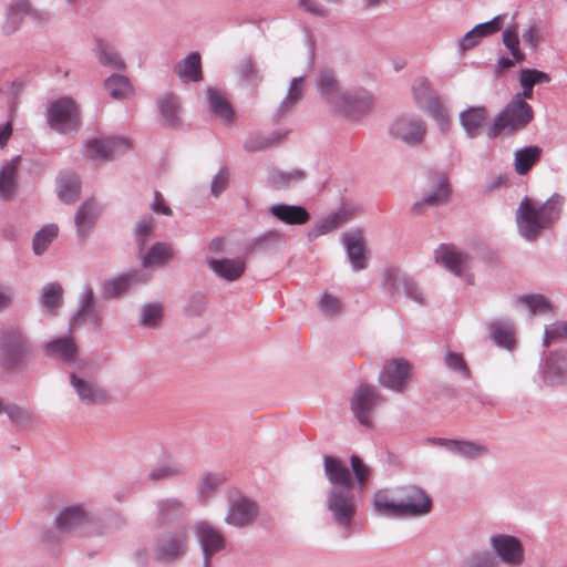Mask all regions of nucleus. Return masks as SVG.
<instances>
[{
  "instance_id": "obj_1",
  "label": "nucleus",
  "mask_w": 567,
  "mask_h": 567,
  "mask_svg": "<svg viewBox=\"0 0 567 567\" xmlns=\"http://www.w3.org/2000/svg\"><path fill=\"white\" fill-rule=\"evenodd\" d=\"M323 471L330 485L324 497L326 508L348 537L359 506L353 478L348 467L333 456H323Z\"/></svg>"
},
{
  "instance_id": "obj_2",
  "label": "nucleus",
  "mask_w": 567,
  "mask_h": 567,
  "mask_svg": "<svg viewBox=\"0 0 567 567\" xmlns=\"http://www.w3.org/2000/svg\"><path fill=\"white\" fill-rule=\"evenodd\" d=\"M564 205L565 197L558 193L543 203L525 196L515 213L519 236L527 241L537 240L560 219Z\"/></svg>"
},
{
  "instance_id": "obj_3",
  "label": "nucleus",
  "mask_w": 567,
  "mask_h": 567,
  "mask_svg": "<svg viewBox=\"0 0 567 567\" xmlns=\"http://www.w3.org/2000/svg\"><path fill=\"white\" fill-rule=\"evenodd\" d=\"M33 352L24 331L18 326H8L0 334V365L7 371H17Z\"/></svg>"
},
{
  "instance_id": "obj_4",
  "label": "nucleus",
  "mask_w": 567,
  "mask_h": 567,
  "mask_svg": "<svg viewBox=\"0 0 567 567\" xmlns=\"http://www.w3.org/2000/svg\"><path fill=\"white\" fill-rule=\"evenodd\" d=\"M534 118L533 107L528 103H522L518 99H512L507 105L495 116L488 127L487 135L495 138L502 134L513 135L525 128Z\"/></svg>"
},
{
  "instance_id": "obj_5",
  "label": "nucleus",
  "mask_w": 567,
  "mask_h": 567,
  "mask_svg": "<svg viewBox=\"0 0 567 567\" xmlns=\"http://www.w3.org/2000/svg\"><path fill=\"white\" fill-rule=\"evenodd\" d=\"M192 532L202 551L203 567H212L214 557L227 549L228 540L225 534L207 519L196 520Z\"/></svg>"
},
{
  "instance_id": "obj_6",
  "label": "nucleus",
  "mask_w": 567,
  "mask_h": 567,
  "mask_svg": "<svg viewBox=\"0 0 567 567\" xmlns=\"http://www.w3.org/2000/svg\"><path fill=\"white\" fill-rule=\"evenodd\" d=\"M489 553L505 567H520L525 561V547L519 537L508 533L488 536Z\"/></svg>"
},
{
  "instance_id": "obj_7",
  "label": "nucleus",
  "mask_w": 567,
  "mask_h": 567,
  "mask_svg": "<svg viewBox=\"0 0 567 567\" xmlns=\"http://www.w3.org/2000/svg\"><path fill=\"white\" fill-rule=\"evenodd\" d=\"M388 133L392 140L414 147L423 143L426 134V124L416 115L401 114L390 122Z\"/></svg>"
},
{
  "instance_id": "obj_8",
  "label": "nucleus",
  "mask_w": 567,
  "mask_h": 567,
  "mask_svg": "<svg viewBox=\"0 0 567 567\" xmlns=\"http://www.w3.org/2000/svg\"><path fill=\"white\" fill-rule=\"evenodd\" d=\"M383 402L384 398L374 385L362 383L354 390L350 408L362 426L371 427L373 413Z\"/></svg>"
},
{
  "instance_id": "obj_9",
  "label": "nucleus",
  "mask_w": 567,
  "mask_h": 567,
  "mask_svg": "<svg viewBox=\"0 0 567 567\" xmlns=\"http://www.w3.org/2000/svg\"><path fill=\"white\" fill-rule=\"evenodd\" d=\"M374 106L373 95L364 90L346 91L332 109L337 114L351 122H360Z\"/></svg>"
},
{
  "instance_id": "obj_10",
  "label": "nucleus",
  "mask_w": 567,
  "mask_h": 567,
  "mask_svg": "<svg viewBox=\"0 0 567 567\" xmlns=\"http://www.w3.org/2000/svg\"><path fill=\"white\" fill-rule=\"evenodd\" d=\"M399 516L421 517L427 515L432 509V497L422 487L406 485L398 489Z\"/></svg>"
},
{
  "instance_id": "obj_11",
  "label": "nucleus",
  "mask_w": 567,
  "mask_h": 567,
  "mask_svg": "<svg viewBox=\"0 0 567 567\" xmlns=\"http://www.w3.org/2000/svg\"><path fill=\"white\" fill-rule=\"evenodd\" d=\"M188 550V535L185 528L161 534L155 542L154 553L158 560L175 561L186 555Z\"/></svg>"
},
{
  "instance_id": "obj_12",
  "label": "nucleus",
  "mask_w": 567,
  "mask_h": 567,
  "mask_svg": "<svg viewBox=\"0 0 567 567\" xmlns=\"http://www.w3.org/2000/svg\"><path fill=\"white\" fill-rule=\"evenodd\" d=\"M48 124L51 128L68 133L79 126V114L75 102L71 97H61L48 106Z\"/></svg>"
},
{
  "instance_id": "obj_13",
  "label": "nucleus",
  "mask_w": 567,
  "mask_h": 567,
  "mask_svg": "<svg viewBox=\"0 0 567 567\" xmlns=\"http://www.w3.org/2000/svg\"><path fill=\"white\" fill-rule=\"evenodd\" d=\"M102 311V307L97 303L92 287L85 285L78 297L76 311L70 319V329H76L86 322L91 323L94 328H100Z\"/></svg>"
},
{
  "instance_id": "obj_14",
  "label": "nucleus",
  "mask_w": 567,
  "mask_h": 567,
  "mask_svg": "<svg viewBox=\"0 0 567 567\" xmlns=\"http://www.w3.org/2000/svg\"><path fill=\"white\" fill-rule=\"evenodd\" d=\"M69 381L79 400L89 406L101 405L110 400L109 392L83 372H71Z\"/></svg>"
},
{
  "instance_id": "obj_15",
  "label": "nucleus",
  "mask_w": 567,
  "mask_h": 567,
  "mask_svg": "<svg viewBox=\"0 0 567 567\" xmlns=\"http://www.w3.org/2000/svg\"><path fill=\"white\" fill-rule=\"evenodd\" d=\"M539 373L547 386L567 385V352L549 351L540 361Z\"/></svg>"
},
{
  "instance_id": "obj_16",
  "label": "nucleus",
  "mask_w": 567,
  "mask_h": 567,
  "mask_svg": "<svg viewBox=\"0 0 567 567\" xmlns=\"http://www.w3.org/2000/svg\"><path fill=\"white\" fill-rule=\"evenodd\" d=\"M410 375V363L405 359L396 358L384 363L378 380L383 388L403 393L408 386Z\"/></svg>"
},
{
  "instance_id": "obj_17",
  "label": "nucleus",
  "mask_w": 567,
  "mask_h": 567,
  "mask_svg": "<svg viewBox=\"0 0 567 567\" xmlns=\"http://www.w3.org/2000/svg\"><path fill=\"white\" fill-rule=\"evenodd\" d=\"M131 147L124 137L92 138L85 144L86 155L95 161H112Z\"/></svg>"
},
{
  "instance_id": "obj_18",
  "label": "nucleus",
  "mask_w": 567,
  "mask_h": 567,
  "mask_svg": "<svg viewBox=\"0 0 567 567\" xmlns=\"http://www.w3.org/2000/svg\"><path fill=\"white\" fill-rule=\"evenodd\" d=\"M259 515L258 504L246 497L237 496L229 502L225 523L236 528H243L251 525Z\"/></svg>"
},
{
  "instance_id": "obj_19",
  "label": "nucleus",
  "mask_w": 567,
  "mask_h": 567,
  "mask_svg": "<svg viewBox=\"0 0 567 567\" xmlns=\"http://www.w3.org/2000/svg\"><path fill=\"white\" fill-rule=\"evenodd\" d=\"M430 441L433 444L443 447L447 452L467 461H476L489 454L488 446L480 442L445 437H433L430 439Z\"/></svg>"
},
{
  "instance_id": "obj_20",
  "label": "nucleus",
  "mask_w": 567,
  "mask_h": 567,
  "mask_svg": "<svg viewBox=\"0 0 567 567\" xmlns=\"http://www.w3.org/2000/svg\"><path fill=\"white\" fill-rule=\"evenodd\" d=\"M450 197V187L447 178L443 174H435L432 178L431 187L424 190L423 196L420 200L412 205V212L415 215H421L427 207H435Z\"/></svg>"
},
{
  "instance_id": "obj_21",
  "label": "nucleus",
  "mask_w": 567,
  "mask_h": 567,
  "mask_svg": "<svg viewBox=\"0 0 567 567\" xmlns=\"http://www.w3.org/2000/svg\"><path fill=\"white\" fill-rule=\"evenodd\" d=\"M385 289L392 296L399 295L402 290L409 299L417 303H423L424 301V295L414 280L396 269L386 272Z\"/></svg>"
},
{
  "instance_id": "obj_22",
  "label": "nucleus",
  "mask_w": 567,
  "mask_h": 567,
  "mask_svg": "<svg viewBox=\"0 0 567 567\" xmlns=\"http://www.w3.org/2000/svg\"><path fill=\"white\" fill-rule=\"evenodd\" d=\"M435 262L457 277H462L468 268V255L454 246L441 244L434 251Z\"/></svg>"
},
{
  "instance_id": "obj_23",
  "label": "nucleus",
  "mask_w": 567,
  "mask_h": 567,
  "mask_svg": "<svg viewBox=\"0 0 567 567\" xmlns=\"http://www.w3.org/2000/svg\"><path fill=\"white\" fill-rule=\"evenodd\" d=\"M150 279V272L144 270H132L117 278L107 280L104 284L103 295L107 299L116 298L136 285L146 284Z\"/></svg>"
},
{
  "instance_id": "obj_24",
  "label": "nucleus",
  "mask_w": 567,
  "mask_h": 567,
  "mask_svg": "<svg viewBox=\"0 0 567 567\" xmlns=\"http://www.w3.org/2000/svg\"><path fill=\"white\" fill-rule=\"evenodd\" d=\"M343 246L353 270H362L367 267V250L362 233L359 229L347 231L342 235Z\"/></svg>"
},
{
  "instance_id": "obj_25",
  "label": "nucleus",
  "mask_w": 567,
  "mask_h": 567,
  "mask_svg": "<svg viewBox=\"0 0 567 567\" xmlns=\"http://www.w3.org/2000/svg\"><path fill=\"white\" fill-rule=\"evenodd\" d=\"M99 214L100 209L94 199H87L82 203L74 216V225L79 239L84 240L90 235Z\"/></svg>"
},
{
  "instance_id": "obj_26",
  "label": "nucleus",
  "mask_w": 567,
  "mask_h": 567,
  "mask_svg": "<svg viewBox=\"0 0 567 567\" xmlns=\"http://www.w3.org/2000/svg\"><path fill=\"white\" fill-rule=\"evenodd\" d=\"M317 89L324 102L333 109L346 91L339 86V82L332 70L323 69L317 78Z\"/></svg>"
},
{
  "instance_id": "obj_27",
  "label": "nucleus",
  "mask_w": 567,
  "mask_h": 567,
  "mask_svg": "<svg viewBox=\"0 0 567 567\" xmlns=\"http://www.w3.org/2000/svg\"><path fill=\"white\" fill-rule=\"evenodd\" d=\"M89 520V515L81 506H70L61 511L55 519L56 530L69 534L82 528Z\"/></svg>"
},
{
  "instance_id": "obj_28",
  "label": "nucleus",
  "mask_w": 567,
  "mask_h": 567,
  "mask_svg": "<svg viewBox=\"0 0 567 567\" xmlns=\"http://www.w3.org/2000/svg\"><path fill=\"white\" fill-rule=\"evenodd\" d=\"M488 334L501 348L512 350L515 344V327L509 319H495L488 324Z\"/></svg>"
},
{
  "instance_id": "obj_29",
  "label": "nucleus",
  "mask_w": 567,
  "mask_h": 567,
  "mask_svg": "<svg viewBox=\"0 0 567 567\" xmlns=\"http://www.w3.org/2000/svg\"><path fill=\"white\" fill-rule=\"evenodd\" d=\"M209 268L220 278L234 281L241 277L246 269V260L243 257L234 259H208Z\"/></svg>"
},
{
  "instance_id": "obj_30",
  "label": "nucleus",
  "mask_w": 567,
  "mask_h": 567,
  "mask_svg": "<svg viewBox=\"0 0 567 567\" xmlns=\"http://www.w3.org/2000/svg\"><path fill=\"white\" fill-rule=\"evenodd\" d=\"M269 213L288 225H303L310 219L307 209L299 205L274 204L269 207Z\"/></svg>"
},
{
  "instance_id": "obj_31",
  "label": "nucleus",
  "mask_w": 567,
  "mask_h": 567,
  "mask_svg": "<svg viewBox=\"0 0 567 567\" xmlns=\"http://www.w3.org/2000/svg\"><path fill=\"white\" fill-rule=\"evenodd\" d=\"M514 302L517 307L525 308L532 316H553L554 306L550 300L540 293H525L515 297Z\"/></svg>"
},
{
  "instance_id": "obj_32",
  "label": "nucleus",
  "mask_w": 567,
  "mask_h": 567,
  "mask_svg": "<svg viewBox=\"0 0 567 567\" xmlns=\"http://www.w3.org/2000/svg\"><path fill=\"white\" fill-rule=\"evenodd\" d=\"M174 72L183 83L200 81L203 79L200 54L198 52L187 54L175 64Z\"/></svg>"
},
{
  "instance_id": "obj_33",
  "label": "nucleus",
  "mask_w": 567,
  "mask_h": 567,
  "mask_svg": "<svg viewBox=\"0 0 567 567\" xmlns=\"http://www.w3.org/2000/svg\"><path fill=\"white\" fill-rule=\"evenodd\" d=\"M31 6L28 0H12L6 11L2 31L6 34L14 33L23 19L30 14Z\"/></svg>"
},
{
  "instance_id": "obj_34",
  "label": "nucleus",
  "mask_w": 567,
  "mask_h": 567,
  "mask_svg": "<svg viewBox=\"0 0 567 567\" xmlns=\"http://www.w3.org/2000/svg\"><path fill=\"white\" fill-rule=\"evenodd\" d=\"M56 190L59 198L63 203H74L81 193L79 176L71 171L61 172L56 178Z\"/></svg>"
},
{
  "instance_id": "obj_35",
  "label": "nucleus",
  "mask_w": 567,
  "mask_h": 567,
  "mask_svg": "<svg viewBox=\"0 0 567 567\" xmlns=\"http://www.w3.org/2000/svg\"><path fill=\"white\" fill-rule=\"evenodd\" d=\"M306 80L303 76L292 78L288 91L280 102L275 116L280 120L291 113L293 106L302 99Z\"/></svg>"
},
{
  "instance_id": "obj_36",
  "label": "nucleus",
  "mask_w": 567,
  "mask_h": 567,
  "mask_svg": "<svg viewBox=\"0 0 567 567\" xmlns=\"http://www.w3.org/2000/svg\"><path fill=\"white\" fill-rule=\"evenodd\" d=\"M487 117L484 106H470L460 113V122L467 137L474 138L481 134V127Z\"/></svg>"
},
{
  "instance_id": "obj_37",
  "label": "nucleus",
  "mask_w": 567,
  "mask_h": 567,
  "mask_svg": "<svg viewBox=\"0 0 567 567\" xmlns=\"http://www.w3.org/2000/svg\"><path fill=\"white\" fill-rule=\"evenodd\" d=\"M18 161L16 157L0 167V197L4 200L11 199L17 192Z\"/></svg>"
},
{
  "instance_id": "obj_38",
  "label": "nucleus",
  "mask_w": 567,
  "mask_h": 567,
  "mask_svg": "<svg viewBox=\"0 0 567 567\" xmlns=\"http://www.w3.org/2000/svg\"><path fill=\"white\" fill-rule=\"evenodd\" d=\"M543 150L537 145L525 146L517 148L514 152V169L515 172L524 176L533 166L539 162Z\"/></svg>"
},
{
  "instance_id": "obj_39",
  "label": "nucleus",
  "mask_w": 567,
  "mask_h": 567,
  "mask_svg": "<svg viewBox=\"0 0 567 567\" xmlns=\"http://www.w3.org/2000/svg\"><path fill=\"white\" fill-rule=\"evenodd\" d=\"M305 178L306 173L300 168H292L290 171L270 168L267 175L268 184L276 189H286L291 185L301 183Z\"/></svg>"
},
{
  "instance_id": "obj_40",
  "label": "nucleus",
  "mask_w": 567,
  "mask_h": 567,
  "mask_svg": "<svg viewBox=\"0 0 567 567\" xmlns=\"http://www.w3.org/2000/svg\"><path fill=\"white\" fill-rule=\"evenodd\" d=\"M206 94L212 113L223 122L230 123L234 120L235 114L225 94L213 87H208L206 90Z\"/></svg>"
},
{
  "instance_id": "obj_41",
  "label": "nucleus",
  "mask_w": 567,
  "mask_h": 567,
  "mask_svg": "<svg viewBox=\"0 0 567 567\" xmlns=\"http://www.w3.org/2000/svg\"><path fill=\"white\" fill-rule=\"evenodd\" d=\"M157 106L164 123L176 127L181 123V100L174 94H165L157 101Z\"/></svg>"
},
{
  "instance_id": "obj_42",
  "label": "nucleus",
  "mask_w": 567,
  "mask_h": 567,
  "mask_svg": "<svg viewBox=\"0 0 567 567\" xmlns=\"http://www.w3.org/2000/svg\"><path fill=\"white\" fill-rule=\"evenodd\" d=\"M43 349L51 357L61 359L65 363L72 362L76 354V347L69 337L54 339L45 343Z\"/></svg>"
},
{
  "instance_id": "obj_43",
  "label": "nucleus",
  "mask_w": 567,
  "mask_h": 567,
  "mask_svg": "<svg viewBox=\"0 0 567 567\" xmlns=\"http://www.w3.org/2000/svg\"><path fill=\"white\" fill-rule=\"evenodd\" d=\"M63 288L54 281L43 286L40 295V305L51 315H56L63 305Z\"/></svg>"
},
{
  "instance_id": "obj_44",
  "label": "nucleus",
  "mask_w": 567,
  "mask_h": 567,
  "mask_svg": "<svg viewBox=\"0 0 567 567\" xmlns=\"http://www.w3.org/2000/svg\"><path fill=\"white\" fill-rule=\"evenodd\" d=\"M157 522L166 524L183 517L186 514V506L177 498H165L157 503Z\"/></svg>"
},
{
  "instance_id": "obj_45",
  "label": "nucleus",
  "mask_w": 567,
  "mask_h": 567,
  "mask_svg": "<svg viewBox=\"0 0 567 567\" xmlns=\"http://www.w3.org/2000/svg\"><path fill=\"white\" fill-rule=\"evenodd\" d=\"M350 219V215L346 210H337L329 214L327 217L318 220L311 233V237H318L333 231Z\"/></svg>"
},
{
  "instance_id": "obj_46",
  "label": "nucleus",
  "mask_w": 567,
  "mask_h": 567,
  "mask_svg": "<svg viewBox=\"0 0 567 567\" xmlns=\"http://www.w3.org/2000/svg\"><path fill=\"white\" fill-rule=\"evenodd\" d=\"M173 257L172 246L167 243L158 241L154 244L142 257V265L145 268L153 266H163Z\"/></svg>"
},
{
  "instance_id": "obj_47",
  "label": "nucleus",
  "mask_w": 567,
  "mask_h": 567,
  "mask_svg": "<svg viewBox=\"0 0 567 567\" xmlns=\"http://www.w3.org/2000/svg\"><path fill=\"white\" fill-rule=\"evenodd\" d=\"M96 56L99 62L111 69L123 70L125 64L115 48L103 40L96 42Z\"/></svg>"
},
{
  "instance_id": "obj_48",
  "label": "nucleus",
  "mask_w": 567,
  "mask_h": 567,
  "mask_svg": "<svg viewBox=\"0 0 567 567\" xmlns=\"http://www.w3.org/2000/svg\"><path fill=\"white\" fill-rule=\"evenodd\" d=\"M286 132H272L268 135L254 134L250 135L244 144L247 152H261L279 143L285 136Z\"/></svg>"
},
{
  "instance_id": "obj_49",
  "label": "nucleus",
  "mask_w": 567,
  "mask_h": 567,
  "mask_svg": "<svg viewBox=\"0 0 567 567\" xmlns=\"http://www.w3.org/2000/svg\"><path fill=\"white\" fill-rule=\"evenodd\" d=\"M59 227L55 224L44 225L39 229L32 239V250L34 255H43L52 241L58 237Z\"/></svg>"
},
{
  "instance_id": "obj_50",
  "label": "nucleus",
  "mask_w": 567,
  "mask_h": 567,
  "mask_svg": "<svg viewBox=\"0 0 567 567\" xmlns=\"http://www.w3.org/2000/svg\"><path fill=\"white\" fill-rule=\"evenodd\" d=\"M399 502L393 501L385 489L377 491L373 495V508L381 515L386 517L399 516Z\"/></svg>"
},
{
  "instance_id": "obj_51",
  "label": "nucleus",
  "mask_w": 567,
  "mask_h": 567,
  "mask_svg": "<svg viewBox=\"0 0 567 567\" xmlns=\"http://www.w3.org/2000/svg\"><path fill=\"white\" fill-rule=\"evenodd\" d=\"M104 86L109 94L114 99H125L133 91L130 80L122 74L110 75L105 80Z\"/></svg>"
},
{
  "instance_id": "obj_52",
  "label": "nucleus",
  "mask_w": 567,
  "mask_h": 567,
  "mask_svg": "<svg viewBox=\"0 0 567 567\" xmlns=\"http://www.w3.org/2000/svg\"><path fill=\"white\" fill-rule=\"evenodd\" d=\"M155 227L156 221L151 215H145L136 221L134 235L140 248H143L154 237Z\"/></svg>"
},
{
  "instance_id": "obj_53",
  "label": "nucleus",
  "mask_w": 567,
  "mask_h": 567,
  "mask_svg": "<svg viewBox=\"0 0 567 567\" xmlns=\"http://www.w3.org/2000/svg\"><path fill=\"white\" fill-rule=\"evenodd\" d=\"M224 477L218 474H204L198 483L197 493L202 503H206L217 487L223 483Z\"/></svg>"
},
{
  "instance_id": "obj_54",
  "label": "nucleus",
  "mask_w": 567,
  "mask_h": 567,
  "mask_svg": "<svg viewBox=\"0 0 567 567\" xmlns=\"http://www.w3.org/2000/svg\"><path fill=\"white\" fill-rule=\"evenodd\" d=\"M421 109L432 116V118L437 123L441 131H445L447 128L449 117L437 95L431 99Z\"/></svg>"
},
{
  "instance_id": "obj_55",
  "label": "nucleus",
  "mask_w": 567,
  "mask_h": 567,
  "mask_svg": "<svg viewBox=\"0 0 567 567\" xmlns=\"http://www.w3.org/2000/svg\"><path fill=\"white\" fill-rule=\"evenodd\" d=\"M414 102L419 107H422L436 94L426 78L416 79L412 86Z\"/></svg>"
},
{
  "instance_id": "obj_56",
  "label": "nucleus",
  "mask_w": 567,
  "mask_h": 567,
  "mask_svg": "<svg viewBox=\"0 0 567 567\" xmlns=\"http://www.w3.org/2000/svg\"><path fill=\"white\" fill-rule=\"evenodd\" d=\"M183 473V465L176 462L164 463L150 471L147 477L152 482L169 480Z\"/></svg>"
},
{
  "instance_id": "obj_57",
  "label": "nucleus",
  "mask_w": 567,
  "mask_h": 567,
  "mask_svg": "<svg viewBox=\"0 0 567 567\" xmlns=\"http://www.w3.org/2000/svg\"><path fill=\"white\" fill-rule=\"evenodd\" d=\"M2 411L6 412L9 420L20 426H27L32 422L33 416L29 409L17 404H4Z\"/></svg>"
},
{
  "instance_id": "obj_58",
  "label": "nucleus",
  "mask_w": 567,
  "mask_h": 567,
  "mask_svg": "<svg viewBox=\"0 0 567 567\" xmlns=\"http://www.w3.org/2000/svg\"><path fill=\"white\" fill-rule=\"evenodd\" d=\"M445 367L463 379H470V369L461 353L447 351L444 357Z\"/></svg>"
},
{
  "instance_id": "obj_59",
  "label": "nucleus",
  "mask_w": 567,
  "mask_h": 567,
  "mask_svg": "<svg viewBox=\"0 0 567 567\" xmlns=\"http://www.w3.org/2000/svg\"><path fill=\"white\" fill-rule=\"evenodd\" d=\"M567 339V322L555 321L551 324L545 326L543 346L549 347L556 340Z\"/></svg>"
},
{
  "instance_id": "obj_60",
  "label": "nucleus",
  "mask_w": 567,
  "mask_h": 567,
  "mask_svg": "<svg viewBox=\"0 0 567 567\" xmlns=\"http://www.w3.org/2000/svg\"><path fill=\"white\" fill-rule=\"evenodd\" d=\"M503 43L509 50L515 61H523L525 59L524 53L519 50L517 25L503 31Z\"/></svg>"
},
{
  "instance_id": "obj_61",
  "label": "nucleus",
  "mask_w": 567,
  "mask_h": 567,
  "mask_svg": "<svg viewBox=\"0 0 567 567\" xmlns=\"http://www.w3.org/2000/svg\"><path fill=\"white\" fill-rule=\"evenodd\" d=\"M163 309L159 303H148L142 308L141 323L148 328H154L161 321Z\"/></svg>"
},
{
  "instance_id": "obj_62",
  "label": "nucleus",
  "mask_w": 567,
  "mask_h": 567,
  "mask_svg": "<svg viewBox=\"0 0 567 567\" xmlns=\"http://www.w3.org/2000/svg\"><path fill=\"white\" fill-rule=\"evenodd\" d=\"M318 307L324 316L334 317L340 313L342 303L338 297L324 292L318 301Z\"/></svg>"
},
{
  "instance_id": "obj_63",
  "label": "nucleus",
  "mask_w": 567,
  "mask_h": 567,
  "mask_svg": "<svg viewBox=\"0 0 567 567\" xmlns=\"http://www.w3.org/2000/svg\"><path fill=\"white\" fill-rule=\"evenodd\" d=\"M465 567H498V563L489 550H478L468 556Z\"/></svg>"
},
{
  "instance_id": "obj_64",
  "label": "nucleus",
  "mask_w": 567,
  "mask_h": 567,
  "mask_svg": "<svg viewBox=\"0 0 567 567\" xmlns=\"http://www.w3.org/2000/svg\"><path fill=\"white\" fill-rule=\"evenodd\" d=\"M505 18L506 14H498L489 21L478 23L474 27L475 32L478 34L480 38L494 34L503 28Z\"/></svg>"
}]
</instances>
